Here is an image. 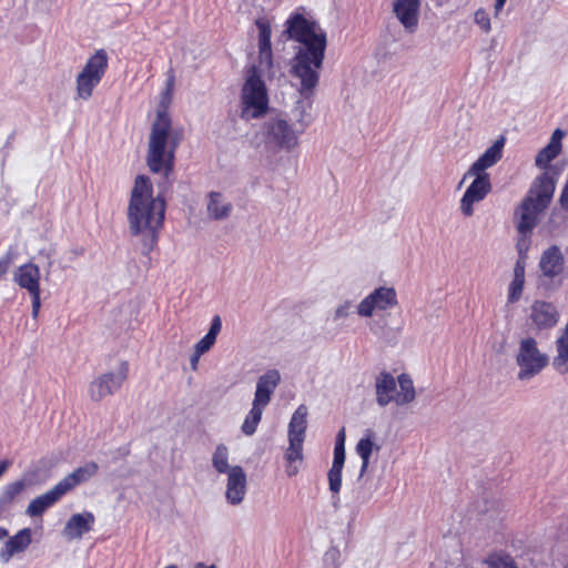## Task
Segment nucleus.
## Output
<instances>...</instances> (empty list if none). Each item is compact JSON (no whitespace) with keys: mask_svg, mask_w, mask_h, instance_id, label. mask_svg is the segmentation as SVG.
Listing matches in <instances>:
<instances>
[{"mask_svg":"<svg viewBox=\"0 0 568 568\" xmlns=\"http://www.w3.org/2000/svg\"><path fill=\"white\" fill-rule=\"evenodd\" d=\"M166 202L159 192L153 195V184L149 176L136 175L128 204V222L132 235L142 236L145 253L158 244L159 233L164 224Z\"/></svg>","mask_w":568,"mask_h":568,"instance_id":"1","label":"nucleus"},{"mask_svg":"<svg viewBox=\"0 0 568 568\" xmlns=\"http://www.w3.org/2000/svg\"><path fill=\"white\" fill-rule=\"evenodd\" d=\"M258 30L257 64L247 70L241 91V118L245 121L264 116L268 111V93L262 75L273 70L272 27L266 18L255 20Z\"/></svg>","mask_w":568,"mask_h":568,"instance_id":"2","label":"nucleus"},{"mask_svg":"<svg viewBox=\"0 0 568 568\" xmlns=\"http://www.w3.org/2000/svg\"><path fill=\"white\" fill-rule=\"evenodd\" d=\"M556 190L555 179L549 172H544L535 179L527 195L515 211L516 226L519 237L516 243L518 260L526 263L527 253L531 245V233L539 221V214L550 204Z\"/></svg>","mask_w":568,"mask_h":568,"instance_id":"3","label":"nucleus"},{"mask_svg":"<svg viewBox=\"0 0 568 568\" xmlns=\"http://www.w3.org/2000/svg\"><path fill=\"white\" fill-rule=\"evenodd\" d=\"M183 140L182 130H173L165 108L159 109L151 126L146 164L152 173H162L168 180L173 173L175 152Z\"/></svg>","mask_w":568,"mask_h":568,"instance_id":"4","label":"nucleus"},{"mask_svg":"<svg viewBox=\"0 0 568 568\" xmlns=\"http://www.w3.org/2000/svg\"><path fill=\"white\" fill-rule=\"evenodd\" d=\"M326 48H300L291 60L290 73L300 80L298 92L311 98L320 82Z\"/></svg>","mask_w":568,"mask_h":568,"instance_id":"5","label":"nucleus"},{"mask_svg":"<svg viewBox=\"0 0 568 568\" xmlns=\"http://www.w3.org/2000/svg\"><path fill=\"white\" fill-rule=\"evenodd\" d=\"M304 12L305 8L300 7L290 14L284 24V33L288 39L303 44V48H326V32L315 20L307 19Z\"/></svg>","mask_w":568,"mask_h":568,"instance_id":"6","label":"nucleus"},{"mask_svg":"<svg viewBox=\"0 0 568 568\" xmlns=\"http://www.w3.org/2000/svg\"><path fill=\"white\" fill-rule=\"evenodd\" d=\"M399 392L396 394V381L394 376L388 372H382L376 377L375 390L376 402L379 406L385 407L390 402H395L397 405H406L415 399V388L413 379L407 374H400L397 377Z\"/></svg>","mask_w":568,"mask_h":568,"instance_id":"7","label":"nucleus"},{"mask_svg":"<svg viewBox=\"0 0 568 568\" xmlns=\"http://www.w3.org/2000/svg\"><path fill=\"white\" fill-rule=\"evenodd\" d=\"M108 67L109 57L104 49H99L89 57L75 79V90L79 99L87 101L92 97L94 89L103 79Z\"/></svg>","mask_w":568,"mask_h":568,"instance_id":"8","label":"nucleus"},{"mask_svg":"<svg viewBox=\"0 0 568 568\" xmlns=\"http://www.w3.org/2000/svg\"><path fill=\"white\" fill-rule=\"evenodd\" d=\"M516 363L519 367L518 379L529 381L548 366L549 357L540 352L534 337H525L519 342Z\"/></svg>","mask_w":568,"mask_h":568,"instance_id":"9","label":"nucleus"},{"mask_svg":"<svg viewBox=\"0 0 568 568\" xmlns=\"http://www.w3.org/2000/svg\"><path fill=\"white\" fill-rule=\"evenodd\" d=\"M129 375V363L122 361L118 373H105L95 378L89 387V394L92 400L100 402L106 396L114 394Z\"/></svg>","mask_w":568,"mask_h":568,"instance_id":"10","label":"nucleus"},{"mask_svg":"<svg viewBox=\"0 0 568 568\" xmlns=\"http://www.w3.org/2000/svg\"><path fill=\"white\" fill-rule=\"evenodd\" d=\"M265 143L275 149L291 150L297 145V135L283 119H271L265 124Z\"/></svg>","mask_w":568,"mask_h":568,"instance_id":"11","label":"nucleus"},{"mask_svg":"<svg viewBox=\"0 0 568 568\" xmlns=\"http://www.w3.org/2000/svg\"><path fill=\"white\" fill-rule=\"evenodd\" d=\"M398 303L394 287L381 286L367 295L357 306L358 315L371 317L375 311L393 308Z\"/></svg>","mask_w":568,"mask_h":568,"instance_id":"12","label":"nucleus"},{"mask_svg":"<svg viewBox=\"0 0 568 568\" xmlns=\"http://www.w3.org/2000/svg\"><path fill=\"white\" fill-rule=\"evenodd\" d=\"M474 181L467 187L460 200V210L465 216L474 214V204L483 201L491 192L489 174H474Z\"/></svg>","mask_w":568,"mask_h":568,"instance_id":"13","label":"nucleus"},{"mask_svg":"<svg viewBox=\"0 0 568 568\" xmlns=\"http://www.w3.org/2000/svg\"><path fill=\"white\" fill-rule=\"evenodd\" d=\"M530 310L529 318L538 331L552 328L558 323L559 314L552 303L535 301Z\"/></svg>","mask_w":568,"mask_h":568,"instance_id":"14","label":"nucleus"},{"mask_svg":"<svg viewBox=\"0 0 568 568\" xmlns=\"http://www.w3.org/2000/svg\"><path fill=\"white\" fill-rule=\"evenodd\" d=\"M504 139L497 140L489 146L467 170L463 181L471 178L474 174H487L485 171L494 166L503 156Z\"/></svg>","mask_w":568,"mask_h":568,"instance_id":"15","label":"nucleus"},{"mask_svg":"<svg viewBox=\"0 0 568 568\" xmlns=\"http://www.w3.org/2000/svg\"><path fill=\"white\" fill-rule=\"evenodd\" d=\"M246 494V475L241 466L231 467L227 474L225 497L229 504L239 505Z\"/></svg>","mask_w":568,"mask_h":568,"instance_id":"16","label":"nucleus"},{"mask_svg":"<svg viewBox=\"0 0 568 568\" xmlns=\"http://www.w3.org/2000/svg\"><path fill=\"white\" fill-rule=\"evenodd\" d=\"M420 0H394L393 10L396 18L409 31L418 26Z\"/></svg>","mask_w":568,"mask_h":568,"instance_id":"17","label":"nucleus"},{"mask_svg":"<svg viewBox=\"0 0 568 568\" xmlns=\"http://www.w3.org/2000/svg\"><path fill=\"white\" fill-rule=\"evenodd\" d=\"M95 518L91 511L72 515L63 528V535L69 540L81 539L84 534L92 530Z\"/></svg>","mask_w":568,"mask_h":568,"instance_id":"18","label":"nucleus"},{"mask_svg":"<svg viewBox=\"0 0 568 568\" xmlns=\"http://www.w3.org/2000/svg\"><path fill=\"white\" fill-rule=\"evenodd\" d=\"M565 257L557 245L548 247L540 257L539 268L545 277L554 278L564 271Z\"/></svg>","mask_w":568,"mask_h":568,"instance_id":"19","label":"nucleus"},{"mask_svg":"<svg viewBox=\"0 0 568 568\" xmlns=\"http://www.w3.org/2000/svg\"><path fill=\"white\" fill-rule=\"evenodd\" d=\"M32 541V531L30 528H23L10 537L0 549V559L2 562H9L10 559L20 552H23Z\"/></svg>","mask_w":568,"mask_h":568,"instance_id":"20","label":"nucleus"},{"mask_svg":"<svg viewBox=\"0 0 568 568\" xmlns=\"http://www.w3.org/2000/svg\"><path fill=\"white\" fill-rule=\"evenodd\" d=\"M41 272L37 264L28 262L20 265L14 274L13 281L21 287L33 293L40 288Z\"/></svg>","mask_w":568,"mask_h":568,"instance_id":"21","label":"nucleus"},{"mask_svg":"<svg viewBox=\"0 0 568 568\" xmlns=\"http://www.w3.org/2000/svg\"><path fill=\"white\" fill-rule=\"evenodd\" d=\"M281 379L280 373L276 369H270L262 375L256 384V392L253 404L264 408L270 399L271 395L278 385Z\"/></svg>","mask_w":568,"mask_h":568,"instance_id":"22","label":"nucleus"},{"mask_svg":"<svg viewBox=\"0 0 568 568\" xmlns=\"http://www.w3.org/2000/svg\"><path fill=\"white\" fill-rule=\"evenodd\" d=\"M98 464L94 462L87 463L83 466L75 468L71 474L67 475L57 485L65 495L82 483L88 481L98 473Z\"/></svg>","mask_w":568,"mask_h":568,"instance_id":"23","label":"nucleus"},{"mask_svg":"<svg viewBox=\"0 0 568 568\" xmlns=\"http://www.w3.org/2000/svg\"><path fill=\"white\" fill-rule=\"evenodd\" d=\"M345 463V446L342 443H335L334 458L328 470V485L332 494H339L342 488V471Z\"/></svg>","mask_w":568,"mask_h":568,"instance_id":"24","label":"nucleus"},{"mask_svg":"<svg viewBox=\"0 0 568 568\" xmlns=\"http://www.w3.org/2000/svg\"><path fill=\"white\" fill-rule=\"evenodd\" d=\"M64 496L58 485L52 487L47 493L38 496L29 504L27 514L31 517L41 516L48 508L53 506L60 498Z\"/></svg>","mask_w":568,"mask_h":568,"instance_id":"25","label":"nucleus"},{"mask_svg":"<svg viewBox=\"0 0 568 568\" xmlns=\"http://www.w3.org/2000/svg\"><path fill=\"white\" fill-rule=\"evenodd\" d=\"M290 445L285 450L284 458L286 462L285 473L288 477H294L300 471L303 463V443L300 438H288Z\"/></svg>","mask_w":568,"mask_h":568,"instance_id":"26","label":"nucleus"},{"mask_svg":"<svg viewBox=\"0 0 568 568\" xmlns=\"http://www.w3.org/2000/svg\"><path fill=\"white\" fill-rule=\"evenodd\" d=\"M307 407L300 405L294 412L288 424V438H300L304 440L307 425Z\"/></svg>","mask_w":568,"mask_h":568,"instance_id":"27","label":"nucleus"},{"mask_svg":"<svg viewBox=\"0 0 568 568\" xmlns=\"http://www.w3.org/2000/svg\"><path fill=\"white\" fill-rule=\"evenodd\" d=\"M525 268L524 261H517L514 267V278L508 290V302L516 303L520 300L525 285Z\"/></svg>","mask_w":568,"mask_h":568,"instance_id":"28","label":"nucleus"},{"mask_svg":"<svg viewBox=\"0 0 568 568\" xmlns=\"http://www.w3.org/2000/svg\"><path fill=\"white\" fill-rule=\"evenodd\" d=\"M561 152V144H558L557 141L549 142L545 148H542L538 154L536 155L535 164L540 169H546L545 172H549L550 175L556 180V173L548 169V164L556 159Z\"/></svg>","mask_w":568,"mask_h":568,"instance_id":"29","label":"nucleus"},{"mask_svg":"<svg viewBox=\"0 0 568 568\" xmlns=\"http://www.w3.org/2000/svg\"><path fill=\"white\" fill-rule=\"evenodd\" d=\"M26 486L23 479L7 484L0 493V508L10 507L16 498L23 493Z\"/></svg>","mask_w":568,"mask_h":568,"instance_id":"30","label":"nucleus"},{"mask_svg":"<svg viewBox=\"0 0 568 568\" xmlns=\"http://www.w3.org/2000/svg\"><path fill=\"white\" fill-rule=\"evenodd\" d=\"M355 449L362 459L361 473L363 474L369 465V459L374 449L372 432H369L365 437L358 440Z\"/></svg>","mask_w":568,"mask_h":568,"instance_id":"31","label":"nucleus"},{"mask_svg":"<svg viewBox=\"0 0 568 568\" xmlns=\"http://www.w3.org/2000/svg\"><path fill=\"white\" fill-rule=\"evenodd\" d=\"M221 200V193L219 192H211L210 193V200L207 203V211L212 217L215 220L224 219L229 215L231 211V204H223L220 205Z\"/></svg>","mask_w":568,"mask_h":568,"instance_id":"32","label":"nucleus"},{"mask_svg":"<svg viewBox=\"0 0 568 568\" xmlns=\"http://www.w3.org/2000/svg\"><path fill=\"white\" fill-rule=\"evenodd\" d=\"M213 467L220 473L224 474L230 471L231 467L229 466V449L225 445L220 444L216 446L215 452L212 457Z\"/></svg>","mask_w":568,"mask_h":568,"instance_id":"33","label":"nucleus"},{"mask_svg":"<svg viewBox=\"0 0 568 568\" xmlns=\"http://www.w3.org/2000/svg\"><path fill=\"white\" fill-rule=\"evenodd\" d=\"M485 564L488 568H518L513 557L504 552L490 554Z\"/></svg>","mask_w":568,"mask_h":568,"instance_id":"34","label":"nucleus"},{"mask_svg":"<svg viewBox=\"0 0 568 568\" xmlns=\"http://www.w3.org/2000/svg\"><path fill=\"white\" fill-rule=\"evenodd\" d=\"M262 413L263 408L253 404L252 409L250 410L248 415L246 416L242 425V432L245 435H253L255 433L256 427L261 422Z\"/></svg>","mask_w":568,"mask_h":568,"instance_id":"35","label":"nucleus"},{"mask_svg":"<svg viewBox=\"0 0 568 568\" xmlns=\"http://www.w3.org/2000/svg\"><path fill=\"white\" fill-rule=\"evenodd\" d=\"M475 21L483 31L488 32L490 30V19L485 10L479 9L475 12Z\"/></svg>","mask_w":568,"mask_h":568,"instance_id":"36","label":"nucleus"},{"mask_svg":"<svg viewBox=\"0 0 568 568\" xmlns=\"http://www.w3.org/2000/svg\"><path fill=\"white\" fill-rule=\"evenodd\" d=\"M215 338L209 334H205L194 346V349L199 353H206L215 343Z\"/></svg>","mask_w":568,"mask_h":568,"instance_id":"37","label":"nucleus"},{"mask_svg":"<svg viewBox=\"0 0 568 568\" xmlns=\"http://www.w3.org/2000/svg\"><path fill=\"white\" fill-rule=\"evenodd\" d=\"M31 297V305H32V317L33 320H37L39 316V312L41 308V290L36 291L33 293H29Z\"/></svg>","mask_w":568,"mask_h":568,"instance_id":"38","label":"nucleus"},{"mask_svg":"<svg viewBox=\"0 0 568 568\" xmlns=\"http://www.w3.org/2000/svg\"><path fill=\"white\" fill-rule=\"evenodd\" d=\"M14 255L12 252H7L0 258V278L8 272L10 265L12 264Z\"/></svg>","mask_w":568,"mask_h":568,"instance_id":"39","label":"nucleus"},{"mask_svg":"<svg viewBox=\"0 0 568 568\" xmlns=\"http://www.w3.org/2000/svg\"><path fill=\"white\" fill-rule=\"evenodd\" d=\"M221 327H222L221 318H220V316H215L212 320L211 327L206 334L211 335L212 337H214L216 339V336L220 333Z\"/></svg>","mask_w":568,"mask_h":568,"instance_id":"40","label":"nucleus"},{"mask_svg":"<svg viewBox=\"0 0 568 568\" xmlns=\"http://www.w3.org/2000/svg\"><path fill=\"white\" fill-rule=\"evenodd\" d=\"M174 82H175L174 72H173V69H170L168 79H166V83H165V91L168 94L172 93L173 88H174Z\"/></svg>","mask_w":568,"mask_h":568,"instance_id":"41","label":"nucleus"},{"mask_svg":"<svg viewBox=\"0 0 568 568\" xmlns=\"http://www.w3.org/2000/svg\"><path fill=\"white\" fill-rule=\"evenodd\" d=\"M202 355H203L202 353H199L197 351L194 349V352H193V354L191 356V366H192L193 371H196L197 364H199V359H200V357Z\"/></svg>","mask_w":568,"mask_h":568,"instance_id":"42","label":"nucleus"},{"mask_svg":"<svg viewBox=\"0 0 568 568\" xmlns=\"http://www.w3.org/2000/svg\"><path fill=\"white\" fill-rule=\"evenodd\" d=\"M564 136V132L560 129L555 130V132L551 135V139L549 142L557 141L558 144H561V139Z\"/></svg>","mask_w":568,"mask_h":568,"instance_id":"43","label":"nucleus"},{"mask_svg":"<svg viewBox=\"0 0 568 568\" xmlns=\"http://www.w3.org/2000/svg\"><path fill=\"white\" fill-rule=\"evenodd\" d=\"M11 462L8 459L0 460V478L10 468Z\"/></svg>","mask_w":568,"mask_h":568,"instance_id":"44","label":"nucleus"},{"mask_svg":"<svg viewBox=\"0 0 568 568\" xmlns=\"http://www.w3.org/2000/svg\"><path fill=\"white\" fill-rule=\"evenodd\" d=\"M347 315V306H341L336 310V316L343 317Z\"/></svg>","mask_w":568,"mask_h":568,"instance_id":"45","label":"nucleus"},{"mask_svg":"<svg viewBox=\"0 0 568 568\" xmlns=\"http://www.w3.org/2000/svg\"><path fill=\"white\" fill-rule=\"evenodd\" d=\"M506 0H496L495 2V10L496 14L501 10V8L505 6Z\"/></svg>","mask_w":568,"mask_h":568,"instance_id":"46","label":"nucleus"},{"mask_svg":"<svg viewBox=\"0 0 568 568\" xmlns=\"http://www.w3.org/2000/svg\"><path fill=\"white\" fill-rule=\"evenodd\" d=\"M336 443H342V444H343V446H345V433H344V429H342V430L338 433V436H337Z\"/></svg>","mask_w":568,"mask_h":568,"instance_id":"47","label":"nucleus"},{"mask_svg":"<svg viewBox=\"0 0 568 568\" xmlns=\"http://www.w3.org/2000/svg\"><path fill=\"white\" fill-rule=\"evenodd\" d=\"M8 535H9L8 529H7V528H4V527H0V539H4V538H7V537H8Z\"/></svg>","mask_w":568,"mask_h":568,"instance_id":"48","label":"nucleus"},{"mask_svg":"<svg viewBox=\"0 0 568 568\" xmlns=\"http://www.w3.org/2000/svg\"><path fill=\"white\" fill-rule=\"evenodd\" d=\"M195 568H216L214 565H206L204 562H197Z\"/></svg>","mask_w":568,"mask_h":568,"instance_id":"49","label":"nucleus"},{"mask_svg":"<svg viewBox=\"0 0 568 568\" xmlns=\"http://www.w3.org/2000/svg\"><path fill=\"white\" fill-rule=\"evenodd\" d=\"M165 568H178V566H175V565H170V566H166Z\"/></svg>","mask_w":568,"mask_h":568,"instance_id":"50","label":"nucleus"}]
</instances>
